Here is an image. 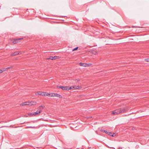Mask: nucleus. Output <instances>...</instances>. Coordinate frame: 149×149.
Here are the masks:
<instances>
[{"instance_id": "obj_12", "label": "nucleus", "mask_w": 149, "mask_h": 149, "mask_svg": "<svg viewBox=\"0 0 149 149\" xmlns=\"http://www.w3.org/2000/svg\"><path fill=\"white\" fill-rule=\"evenodd\" d=\"M31 103L29 105H30L31 106H32L33 105H35L36 104V102H31Z\"/></svg>"}, {"instance_id": "obj_18", "label": "nucleus", "mask_w": 149, "mask_h": 149, "mask_svg": "<svg viewBox=\"0 0 149 149\" xmlns=\"http://www.w3.org/2000/svg\"><path fill=\"white\" fill-rule=\"evenodd\" d=\"M108 134L109 135H110V136H111L112 134V133L109 132V133H108Z\"/></svg>"}, {"instance_id": "obj_2", "label": "nucleus", "mask_w": 149, "mask_h": 149, "mask_svg": "<svg viewBox=\"0 0 149 149\" xmlns=\"http://www.w3.org/2000/svg\"><path fill=\"white\" fill-rule=\"evenodd\" d=\"M35 95H42L44 96H48V95L46 93L43 92H36L35 93Z\"/></svg>"}, {"instance_id": "obj_3", "label": "nucleus", "mask_w": 149, "mask_h": 149, "mask_svg": "<svg viewBox=\"0 0 149 149\" xmlns=\"http://www.w3.org/2000/svg\"><path fill=\"white\" fill-rule=\"evenodd\" d=\"M44 107V106L43 107L42 106H39V109H38V111H39V112H38V113L35 112V113H34L33 114H35V115H37V114H39V113H40L41 112V111L42 109Z\"/></svg>"}, {"instance_id": "obj_28", "label": "nucleus", "mask_w": 149, "mask_h": 149, "mask_svg": "<svg viewBox=\"0 0 149 149\" xmlns=\"http://www.w3.org/2000/svg\"><path fill=\"white\" fill-rule=\"evenodd\" d=\"M90 64L88 65H87V66H90Z\"/></svg>"}, {"instance_id": "obj_16", "label": "nucleus", "mask_w": 149, "mask_h": 149, "mask_svg": "<svg viewBox=\"0 0 149 149\" xmlns=\"http://www.w3.org/2000/svg\"><path fill=\"white\" fill-rule=\"evenodd\" d=\"M104 132L107 134H108V133H109V132L108 131H106V130H104Z\"/></svg>"}, {"instance_id": "obj_10", "label": "nucleus", "mask_w": 149, "mask_h": 149, "mask_svg": "<svg viewBox=\"0 0 149 149\" xmlns=\"http://www.w3.org/2000/svg\"><path fill=\"white\" fill-rule=\"evenodd\" d=\"M55 97H59L60 98H62V96L61 95H59V94L56 93H55Z\"/></svg>"}, {"instance_id": "obj_8", "label": "nucleus", "mask_w": 149, "mask_h": 149, "mask_svg": "<svg viewBox=\"0 0 149 149\" xmlns=\"http://www.w3.org/2000/svg\"><path fill=\"white\" fill-rule=\"evenodd\" d=\"M90 64H86V63H79V65L80 66H83L84 67H87V65Z\"/></svg>"}, {"instance_id": "obj_13", "label": "nucleus", "mask_w": 149, "mask_h": 149, "mask_svg": "<svg viewBox=\"0 0 149 149\" xmlns=\"http://www.w3.org/2000/svg\"><path fill=\"white\" fill-rule=\"evenodd\" d=\"M72 89H77L78 88L79 86H72Z\"/></svg>"}, {"instance_id": "obj_7", "label": "nucleus", "mask_w": 149, "mask_h": 149, "mask_svg": "<svg viewBox=\"0 0 149 149\" xmlns=\"http://www.w3.org/2000/svg\"><path fill=\"white\" fill-rule=\"evenodd\" d=\"M59 58V56H54V57L50 56L48 59H50L52 60H53L54 59H56Z\"/></svg>"}, {"instance_id": "obj_11", "label": "nucleus", "mask_w": 149, "mask_h": 149, "mask_svg": "<svg viewBox=\"0 0 149 149\" xmlns=\"http://www.w3.org/2000/svg\"><path fill=\"white\" fill-rule=\"evenodd\" d=\"M55 93H52L50 94H47L48 95H50L51 97H55Z\"/></svg>"}, {"instance_id": "obj_17", "label": "nucleus", "mask_w": 149, "mask_h": 149, "mask_svg": "<svg viewBox=\"0 0 149 149\" xmlns=\"http://www.w3.org/2000/svg\"><path fill=\"white\" fill-rule=\"evenodd\" d=\"M72 86H70L69 87H68V90H70L71 89H72Z\"/></svg>"}, {"instance_id": "obj_5", "label": "nucleus", "mask_w": 149, "mask_h": 149, "mask_svg": "<svg viewBox=\"0 0 149 149\" xmlns=\"http://www.w3.org/2000/svg\"><path fill=\"white\" fill-rule=\"evenodd\" d=\"M22 38H18V39H15L13 40V43L14 44H15L17 43H18L19 41L21 40L22 39Z\"/></svg>"}, {"instance_id": "obj_25", "label": "nucleus", "mask_w": 149, "mask_h": 149, "mask_svg": "<svg viewBox=\"0 0 149 149\" xmlns=\"http://www.w3.org/2000/svg\"><path fill=\"white\" fill-rule=\"evenodd\" d=\"M10 68V67H8V68H7L6 69H9Z\"/></svg>"}, {"instance_id": "obj_19", "label": "nucleus", "mask_w": 149, "mask_h": 149, "mask_svg": "<svg viewBox=\"0 0 149 149\" xmlns=\"http://www.w3.org/2000/svg\"><path fill=\"white\" fill-rule=\"evenodd\" d=\"M115 133H113V134H112L111 136H112L113 137V136H115Z\"/></svg>"}, {"instance_id": "obj_27", "label": "nucleus", "mask_w": 149, "mask_h": 149, "mask_svg": "<svg viewBox=\"0 0 149 149\" xmlns=\"http://www.w3.org/2000/svg\"><path fill=\"white\" fill-rule=\"evenodd\" d=\"M29 127V128H32V127Z\"/></svg>"}, {"instance_id": "obj_9", "label": "nucleus", "mask_w": 149, "mask_h": 149, "mask_svg": "<svg viewBox=\"0 0 149 149\" xmlns=\"http://www.w3.org/2000/svg\"><path fill=\"white\" fill-rule=\"evenodd\" d=\"M21 54V53H20V52L19 53L18 52H15L13 53V54H11V56H16V55L19 54Z\"/></svg>"}, {"instance_id": "obj_26", "label": "nucleus", "mask_w": 149, "mask_h": 149, "mask_svg": "<svg viewBox=\"0 0 149 149\" xmlns=\"http://www.w3.org/2000/svg\"><path fill=\"white\" fill-rule=\"evenodd\" d=\"M38 112H39V111H38V110L36 112L38 113Z\"/></svg>"}, {"instance_id": "obj_20", "label": "nucleus", "mask_w": 149, "mask_h": 149, "mask_svg": "<svg viewBox=\"0 0 149 149\" xmlns=\"http://www.w3.org/2000/svg\"><path fill=\"white\" fill-rule=\"evenodd\" d=\"M92 118V117L91 116H89V117H88V119H90V118Z\"/></svg>"}, {"instance_id": "obj_22", "label": "nucleus", "mask_w": 149, "mask_h": 149, "mask_svg": "<svg viewBox=\"0 0 149 149\" xmlns=\"http://www.w3.org/2000/svg\"><path fill=\"white\" fill-rule=\"evenodd\" d=\"M3 72L2 70H0V73H2Z\"/></svg>"}, {"instance_id": "obj_29", "label": "nucleus", "mask_w": 149, "mask_h": 149, "mask_svg": "<svg viewBox=\"0 0 149 149\" xmlns=\"http://www.w3.org/2000/svg\"><path fill=\"white\" fill-rule=\"evenodd\" d=\"M132 27H135L132 26Z\"/></svg>"}, {"instance_id": "obj_15", "label": "nucleus", "mask_w": 149, "mask_h": 149, "mask_svg": "<svg viewBox=\"0 0 149 149\" xmlns=\"http://www.w3.org/2000/svg\"><path fill=\"white\" fill-rule=\"evenodd\" d=\"M78 47H76V48L74 49L73 50H72V51H75V50H77V49H78Z\"/></svg>"}, {"instance_id": "obj_24", "label": "nucleus", "mask_w": 149, "mask_h": 149, "mask_svg": "<svg viewBox=\"0 0 149 149\" xmlns=\"http://www.w3.org/2000/svg\"><path fill=\"white\" fill-rule=\"evenodd\" d=\"M104 130H102L101 131L102 132H104Z\"/></svg>"}, {"instance_id": "obj_1", "label": "nucleus", "mask_w": 149, "mask_h": 149, "mask_svg": "<svg viewBox=\"0 0 149 149\" xmlns=\"http://www.w3.org/2000/svg\"><path fill=\"white\" fill-rule=\"evenodd\" d=\"M128 109V107H127L120 108L112 111V114H113L114 115H116L121 113H124L126 112Z\"/></svg>"}, {"instance_id": "obj_14", "label": "nucleus", "mask_w": 149, "mask_h": 149, "mask_svg": "<svg viewBox=\"0 0 149 149\" xmlns=\"http://www.w3.org/2000/svg\"><path fill=\"white\" fill-rule=\"evenodd\" d=\"M34 113H28V115L30 116H32L33 115H34V116H36V115H35V114H34Z\"/></svg>"}, {"instance_id": "obj_21", "label": "nucleus", "mask_w": 149, "mask_h": 149, "mask_svg": "<svg viewBox=\"0 0 149 149\" xmlns=\"http://www.w3.org/2000/svg\"><path fill=\"white\" fill-rule=\"evenodd\" d=\"M146 60L147 62H149V58L146 59Z\"/></svg>"}, {"instance_id": "obj_6", "label": "nucleus", "mask_w": 149, "mask_h": 149, "mask_svg": "<svg viewBox=\"0 0 149 149\" xmlns=\"http://www.w3.org/2000/svg\"><path fill=\"white\" fill-rule=\"evenodd\" d=\"M31 103V102H26L20 104V105L22 106L24 105H29Z\"/></svg>"}, {"instance_id": "obj_23", "label": "nucleus", "mask_w": 149, "mask_h": 149, "mask_svg": "<svg viewBox=\"0 0 149 149\" xmlns=\"http://www.w3.org/2000/svg\"><path fill=\"white\" fill-rule=\"evenodd\" d=\"M75 80H76V81H79L80 80H79V79H76Z\"/></svg>"}, {"instance_id": "obj_4", "label": "nucleus", "mask_w": 149, "mask_h": 149, "mask_svg": "<svg viewBox=\"0 0 149 149\" xmlns=\"http://www.w3.org/2000/svg\"><path fill=\"white\" fill-rule=\"evenodd\" d=\"M57 88H61L63 90H67L68 87V86H57Z\"/></svg>"}]
</instances>
